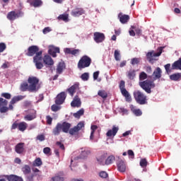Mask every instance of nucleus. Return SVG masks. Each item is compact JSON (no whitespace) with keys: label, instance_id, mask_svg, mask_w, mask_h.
Instances as JSON below:
<instances>
[{"label":"nucleus","instance_id":"nucleus-42","mask_svg":"<svg viewBox=\"0 0 181 181\" xmlns=\"http://www.w3.org/2000/svg\"><path fill=\"white\" fill-rule=\"evenodd\" d=\"M50 181H64V177L60 175H55L51 178Z\"/></svg>","mask_w":181,"mask_h":181},{"label":"nucleus","instance_id":"nucleus-33","mask_svg":"<svg viewBox=\"0 0 181 181\" xmlns=\"http://www.w3.org/2000/svg\"><path fill=\"white\" fill-rule=\"evenodd\" d=\"M23 98H25V96L23 95L15 96L11 99L10 104H13V105L16 104V103H18V101H21L23 100Z\"/></svg>","mask_w":181,"mask_h":181},{"label":"nucleus","instance_id":"nucleus-61","mask_svg":"<svg viewBox=\"0 0 181 181\" xmlns=\"http://www.w3.org/2000/svg\"><path fill=\"white\" fill-rule=\"evenodd\" d=\"M91 132H93L95 134L96 129H98V125H92L90 127Z\"/></svg>","mask_w":181,"mask_h":181},{"label":"nucleus","instance_id":"nucleus-44","mask_svg":"<svg viewBox=\"0 0 181 181\" xmlns=\"http://www.w3.org/2000/svg\"><path fill=\"white\" fill-rule=\"evenodd\" d=\"M78 129H77V127L75 126L71 129H69V134H70V135H76V134H77V132H78Z\"/></svg>","mask_w":181,"mask_h":181},{"label":"nucleus","instance_id":"nucleus-40","mask_svg":"<svg viewBox=\"0 0 181 181\" xmlns=\"http://www.w3.org/2000/svg\"><path fill=\"white\" fill-rule=\"evenodd\" d=\"M114 160H115V157H114V156H110L105 162V165H111V163H112V162H114Z\"/></svg>","mask_w":181,"mask_h":181},{"label":"nucleus","instance_id":"nucleus-19","mask_svg":"<svg viewBox=\"0 0 181 181\" xmlns=\"http://www.w3.org/2000/svg\"><path fill=\"white\" fill-rule=\"evenodd\" d=\"M60 125L62 132H64V134H69L70 128H71V124L67 122H64L62 124L60 123Z\"/></svg>","mask_w":181,"mask_h":181},{"label":"nucleus","instance_id":"nucleus-22","mask_svg":"<svg viewBox=\"0 0 181 181\" xmlns=\"http://www.w3.org/2000/svg\"><path fill=\"white\" fill-rule=\"evenodd\" d=\"M117 169L119 172L124 173L125 170H127V164L124 162L122 160H119L117 163Z\"/></svg>","mask_w":181,"mask_h":181},{"label":"nucleus","instance_id":"nucleus-28","mask_svg":"<svg viewBox=\"0 0 181 181\" xmlns=\"http://www.w3.org/2000/svg\"><path fill=\"white\" fill-rule=\"evenodd\" d=\"M66 69V65L64 62H59L57 66V74H62L63 70Z\"/></svg>","mask_w":181,"mask_h":181},{"label":"nucleus","instance_id":"nucleus-18","mask_svg":"<svg viewBox=\"0 0 181 181\" xmlns=\"http://www.w3.org/2000/svg\"><path fill=\"white\" fill-rule=\"evenodd\" d=\"M15 151L19 155L25 153V143H18L15 146Z\"/></svg>","mask_w":181,"mask_h":181},{"label":"nucleus","instance_id":"nucleus-12","mask_svg":"<svg viewBox=\"0 0 181 181\" xmlns=\"http://www.w3.org/2000/svg\"><path fill=\"white\" fill-rule=\"evenodd\" d=\"M93 36V39L96 43H103L105 40V35L103 33L95 32Z\"/></svg>","mask_w":181,"mask_h":181},{"label":"nucleus","instance_id":"nucleus-49","mask_svg":"<svg viewBox=\"0 0 181 181\" xmlns=\"http://www.w3.org/2000/svg\"><path fill=\"white\" fill-rule=\"evenodd\" d=\"M6 49V44L4 42H0V53H2Z\"/></svg>","mask_w":181,"mask_h":181},{"label":"nucleus","instance_id":"nucleus-55","mask_svg":"<svg viewBox=\"0 0 181 181\" xmlns=\"http://www.w3.org/2000/svg\"><path fill=\"white\" fill-rule=\"evenodd\" d=\"M1 97H4V98H6L7 100H11L12 95H11V93H4L1 94Z\"/></svg>","mask_w":181,"mask_h":181},{"label":"nucleus","instance_id":"nucleus-36","mask_svg":"<svg viewBox=\"0 0 181 181\" xmlns=\"http://www.w3.org/2000/svg\"><path fill=\"white\" fill-rule=\"evenodd\" d=\"M98 95H99V97H101V98L105 99L108 97V93L104 90H100L98 92Z\"/></svg>","mask_w":181,"mask_h":181},{"label":"nucleus","instance_id":"nucleus-6","mask_svg":"<svg viewBox=\"0 0 181 181\" xmlns=\"http://www.w3.org/2000/svg\"><path fill=\"white\" fill-rule=\"evenodd\" d=\"M163 48L160 47L158 48V52H155V51H151L146 54V59L149 63L153 64V62H156V57H159L162 54V51Z\"/></svg>","mask_w":181,"mask_h":181},{"label":"nucleus","instance_id":"nucleus-48","mask_svg":"<svg viewBox=\"0 0 181 181\" xmlns=\"http://www.w3.org/2000/svg\"><path fill=\"white\" fill-rule=\"evenodd\" d=\"M115 59L117 62H119V60H121V54H119V51H115Z\"/></svg>","mask_w":181,"mask_h":181},{"label":"nucleus","instance_id":"nucleus-8","mask_svg":"<svg viewBox=\"0 0 181 181\" xmlns=\"http://www.w3.org/2000/svg\"><path fill=\"white\" fill-rule=\"evenodd\" d=\"M28 128V123L25 122H18V120L14 122L13 124L11 125V129H18V131H21V132H24V131H26V129Z\"/></svg>","mask_w":181,"mask_h":181},{"label":"nucleus","instance_id":"nucleus-62","mask_svg":"<svg viewBox=\"0 0 181 181\" xmlns=\"http://www.w3.org/2000/svg\"><path fill=\"white\" fill-rule=\"evenodd\" d=\"M50 28L49 27H46L43 29L42 32L44 33V35H46V33H49V32H50Z\"/></svg>","mask_w":181,"mask_h":181},{"label":"nucleus","instance_id":"nucleus-24","mask_svg":"<svg viewBox=\"0 0 181 181\" xmlns=\"http://www.w3.org/2000/svg\"><path fill=\"white\" fill-rule=\"evenodd\" d=\"M118 18L119 19V22L122 23H128V21H129V16L128 15L123 14L122 13H119L118 14Z\"/></svg>","mask_w":181,"mask_h":181},{"label":"nucleus","instance_id":"nucleus-52","mask_svg":"<svg viewBox=\"0 0 181 181\" xmlns=\"http://www.w3.org/2000/svg\"><path fill=\"white\" fill-rule=\"evenodd\" d=\"M99 176L103 179H107V177H108V173L105 171H102L100 173Z\"/></svg>","mask_w":181,"mask_h":181},{"label":"nucleus","instance_id":"nucleus-54","mask_svg":"<svg viewBox=\"0 0 181 181\" xmlns=\"http://www.w3.org/2000/svg\"><path fill=\"white\" fill-rule=\"evenodd\" d=\"M78 131H81L82 128H84V122H80L76 126Z\"/></svg>","mask_w":181,"mask_h":181},{"label":"nucleus","instance_id":"nucleus-30","mask_svg":"<svg viewBox=\"0 0 181 181\" xmlns=\"http://www.w3.org/2000/svg\"><path fill=\"white\" fill-rule=\"evenodd\" d=\"M181 78V73L173 74L170 76V79L173 81H179Z\"/></svg>","mask_w":181,"mask_h":181},{"label":"nucleus","instance_id":"nucleus-43","mask_svg":"<svg viewBox=\"0 0 181 181\" xmlns=\"http://www.w3.org/2000/svg\"><path fill=\"white\" fill-rule=\"evenodd\" d=\"M141 63V58H132L131 59V64L135 66V64H139Z\"/></svg>","mask_w":181,"mask_h":181},{"label":"nucleus","instance_id":"nucleus-11","mask_svg":"<svg viewBox=\"0 0 181 181\" xmlns=\"http://www.w3.org/2000/svg\"><path fill=\"white\" fill-rule=\"evenodd\" d=\"M118 131H119V127L118 126L113 125L112 129L107 132L106 136H107V138H114V136L118 134Z\"/></svg>","mask_w":181,"mask_h":181},{"label":"nucleus","instance_id":"nucleus-53","mask_svg":"<svg viewBox=\"0 0 181 181\" xmlns=\"http://www.w3.org/2000/svg\"><path fill=\"white\" fill-rule=\"evenodd\" d=\"M56 146H59V148H60V149H62V151H64L65 149L64 144H63V143H62L61 141H57Z\"/></svg>","mask_w":181,"mask_h":181},{"label":"nucleus","instance_id":"nucleus-38","mask_svg":"<svg viewBox=\"0 0 181 181\" xmlns=\"http://www.w3.org/2000/svg\"><path fill=\"white\" fill-rule=\"evenodd\" d=\"M42 4L43 2H42V0H33L31 5H33L34 8H37L39 6H42Z\"/></svg>","mask_w":181,"mask_h":181},{"label":"nucleus","instance_id":"nucleus-58","mask_svg":"<svg viewBox=\"0 0 181 181\" xmlns=\"http://www.w3.org/2000/svg\"><path fill=\"white\" fill-rule=\"evenodd\" d=\"M37 141H40V142H42V141H45V137L43 134H39L37 136Z\"/></svg>","mask_w":181,"mask_h":181},{"label":"nucleus","instance_id":"nucleus-17","mask_svg":"<svg viewBox=\"0 0 181 181\" xmlns=\"http://www.w3.org/2000/svg\"><path fill=\"white\" fill-rule=\"evenodd\" d=\"M71 106L74 108H80L81 107V99L78 98V95H76L74 100L71 103Z\"/></svg>","mask_w":181,"mask_h":181},{"label":"nucleus","instance_id":"nucleus-31","mask_svg":"<svg viewBox=\"0 0 181 181\" xmlns=\"http://www.w3.org/2000/svg\"><path fill=\"white\" fill-rule=\"evenodd\" d=\"M21 170L23 173V175H25V176L27 175L30 174V172H32V170L30 169V166L28 165H25L22 168Z\"/></svg>","mask_w":181,"mask_h":181},{"label":"nucleus","instance_id":"nucleus-56","mask_svg":"<svg viewBox=\"0 0 181 181\" xmlns=\"http://www.w3.org/2000/svg\"><path fill=\"white\" fill-rule=\"evenodd\" d=\"M50 151H52L50 147H45V148H43V153L45 155H49L50 153Z\"/></svg>","mask_w":181,"mask_h":181},{"label":"nucleus","instance_id":"nucleus-59","mask_svg":"<svg viewBox=\"0 0 181 181\" xmlns=\"http://www.w3.org/2000/svg\"><path fill=\"white\" fill-rule=\"evenodd\" d=\"M167 73H170V64H167L164 66Z\"/></svg>","mask_w":181,"mask_h":181},{"label":"nucleus","instance_id":"nucleus-29","mask_svg":"<svg viewBox=\"0 0 181 181\" xmlns=\"http://www.w3.org/2000/svg\"><path fill=\"white\" fill-rule=\"evenodd\" d=\"M7 180L8 181H23V178H22V177H19L15 175H8Z\"/></svg>","mask_w":181,"mask_h":181},{"label":"nucleus","instance_id":"nucleus-26","mask_svg":"<svg viewBox=\"0 0 181 181\" xmlns=\"http://www.w3.org/2000/svg\"><path fill=\"white\" fill-rule=\"evenodd\" d=\"M171 70H181V58L172 64Z\"/></svg>","mask_w":181,"mask_h":181},{"label":"nucleus","instance_id":"nucleus-5","mask_svg":"<svg viewBox=\"0 0 181 181\" xmlns=\"http://www.w3.org/2000/svg\"><path fill=\"white\" fill-rule=\"evenodd\" d=\"M91 62L92 60L90 57L83 55L78 62V69H79V70H83V69L90 67L91 65Z\"/></svg>","mask_w":181,"mask_h":181},{"label":"nucleus","instance_id":"nucleus-25","mask_svg":"<svg viewBox=\"0 0 181 181\" xmlns=\"http://www.w3.org/2000/svg\"><path fill=\"white\" fill-rule=\"evenodd\" d=\"M78 89V84L75 83L73 86H71L69 88L66 90V91L69 93V94L71 95V97H73L74 95V93Z\"/></svg>","mask_w":181,"mask_h":181},{"label":"nucleus","instance_id":"nucleus-23","mask_svg":"<svg viewBox=\"0 0 181 181\" xmlns=\"http://www.w3.org/2000/svg\"><path fill=\"white\" fill-rule=\"evenodd\" d=\"M64 52L66 54H72V56H77L80 53V49H73L71 48H65Z\"/></svg>","mask_w":181,"mask_h":181},{"label":"nucleus","instance_id":"nucleus-37","mask_svg":"<svg viewBox=\"0 0 181 181\" xmlns=\"http://www.w3.org/2000/svg\"><path fill=\"white\" fill-rule=\"evenodd\" d=\"M43 165V162H42V159L40 158H36L33 163V166H42Z\"/></svg>","mask_w":181,"mask_h":181},{"label":"nucleus","instance_id":"nucleus-2","mask_svg":"<svg viewBox=\"0 0 181 181\" xmlns=\"http://www.w3.org/2000/svg\"><path fill=\"white\" fill-rule=\"evenodd\" d=\"M139 86L144 90L147 94H151L152 93V88H155L156 85L153 81L146 79L148 78V74L144 71H142L139 74Z\"/></svg>","mask_w":181,"mask_h":181},{"label":"nucleus","instance_id":"nucleus-60","mask_svg":"<svg viewBox=\"0 0 181 181\" xmlns=\"http://www.w3.org/2000/svg\"><path fill=\"white\" fill-rule=\"evenodd\" d=\"M127 153H128L129 156L132 157V159H134V158L135 157V154L134 153V151L132 150H129L127 151Z\"/></svg>","mask_w":181,"mask_h":181},{"label":"nucleus","instance_id":"nucleus-35","mask_svg":"<svg viewBox=\"0 0 181 181\" xmlns=\"http://www.w3.org/2000/svg\"><path fill=\"white\" fill-rule=\"evenodd\" d=\"M107 158V154H103L100 156L99 158H97V161L98 162L99 165H104V160H105Z\"/></svg>","mask_w":181,"mask_h":181},{"label":"nucleus","instance_id":"nucleus-63","mask_svg":"<svg viewBox=\"0 0 181 181\" xmlns=\"http://www.w3.org/2000/svg\"><path fill=\"white\" fill-rule=\"evenodd\" d=\"M100 75V71H97L93 73V78L95 80H97V78H98V76Z\"/></svg>","mask_w":181,"mask_h":181},{"label":"nucleus","instance_id":"nucleus-15","mask_svg":"<svg viewBox=\"0 0 181 181\" xmlns=\"http://www.w3.org/2000/svg\"><path fill=\"white\" fill-rule=\"evenodd\" d=\"M43 63L45 64L46 67H52L54 64V61L52 59L49 55H45L42 58Z\"/></svg>","mask_w":181,"mask_h":181},{"label":"nucleus","instance_id":"nucleus-7","mask_svg":"<svg viewBox=\"0 0 181 181\" xmlns=\"http://www.w3.org/2000/svg\"><path fill=\"white\" fill-rule=\"evenodd\" d=\"M119 88L122 93V95L123 97H124L127 103H131L132 101V98H131V95L129 94V92L125 88V81H121L119 85Z\"/></svg>","mask_w":181,"mask_h":181},{"label":"nucleus","instance_id":"nucleus-14","mask_svg":"<svg viewBox=\"0 0 181 181\" xmlns=\"http://www.w3.org/2000/svg\"><path fill=\"white\" fill-rule=\"evenodd\" d=\"M84 13H86V11H84V8H76L71 12V15L74 18L81 16V15H84Z\"/></svg>","mask_w":181,"mask_h":181},{"label":"nucleus","instance_id":"nucleus-50","mask_svg":"<svg viewBox=\"0 0 181 181\" xmlns=\"http://www.w3.org/2000/svg\"><path fill=\"white\" fill-rule=\"evenodd\" d=\"M133 112L136 117H141V115H142V111H141L139 109L134 110Z\"/></svg>","mask_w":181,"mask_h":181},{"label":"nucleus","instance_id":"nucleus-21","mask_svg":"<svg viewBox=\"0 0 181 181\" xmlns=\"http://www.w3.org/2000/svg\"><path fill=\"white\" fill-rule=\"evenodd\" d=\"M48 53L53 57H57V53H60V48L52 46L49 49Z\"/></svg>","mask_w":181,"mask_h":181},{"label":"nucleus","instance_id":"nucleus-34","mask_svg":"<svg viewBox=\"0 0 181 181\" xmlns=\"http://www.w3.org/2000/svg\"><path fill=\"white\" fill-rule=\"evenodd\" d=\"M58 21H63L64 22H69V14H61L57 17Z\"/></svg>","mask_w":181,"mask_h":181},{"label":"nucleus","instance_id":"nucleus-47","mask_svg":"<svg viewBox=\"0 0 181 181\" xmlns=\"http://www.w3.org/2000/svg\"><path fill=\"white\" fill-rule=\"evenodd\" d=\"M140 166H141V168H146V166H148V161L146 158H143L140 160Z\"/></svg>","mask_w":181,"mask_h":181},{"label":"nucleus","instance_id":"nucleus-16","mask_svg":"<svg viewBox=\"0 0 181 181\" xmlns=\"http://www.w3.org/2000/svg\"><path fill=\"white\" fill-rule=\"evenodd\" d=\"M152 77L153 81H155L156 80H159L162 78V69H160V67L156 68V69L153 72Z\"/></svg>","mask_w":181,"mask_h":181},{"label":"nucleus","instance_id":"nucleus-9","mask_svg":"<svg viewBox=\"0 0 181 181\" xmlns=\"http://www.w3.org/2000/svg\"><path fill=\"white\" fill-rule=\"evenodd\" d=\"M22 16H23V12L21 11H12L8 13L6 18L8 21H11L12 22L18 19V18H22Z\"/></svg>","mask_w":181,"mask_h":181},{"label":"nucleus","instance_id":"nucleus-20","mask_svg":"<svg viewBox=\"0 0 181 181\" xmlns=\"http://www.w3.org/2000/svg\"><path fill=\"white\" fill-rule=\"evenodd\" d=\"M35 118H36V110H30L29 115L24 117L25 121H33Z\"/></svg>","mask_w":181,"mask_h":181},{"label":"nucleus","instance_id":"nucleus-57","mask_svg":"<svg viewBox=\"0 0 181 181\" xmlns=\"http://www.w3.org/2000/svg\"><path fill=\"white\" fill-rule=\"evenodd\" d=\"M46 119H47V124L48 125H52V122L53 121V119L52 118V117L48 115V116L46 117Z\"/></svg>","mask_w":181,"mask_h":181},{"label":"nucleus","instance_id":"nucleus-64","mask_svg":"<svg viewBox=\"0 0 181 181\" xmlns=\"http://www.w3.org/2000/svg\"><path fill=\"white\" fill-rule=\"evenodd\" d=\"M146 73H148V74H152V67H151V66H146Z\"/></svg>","mask_w":181,"mask_h":181},{"label":"nucleus","instance_id":"nucleus-41","mask_svg":"<svg viewBox=\"0 0 181 181\" xmlns=\"http://www.w3.org/2000/svg\"><path fill=\"white\" fill-rule=\"evenodd\" d=\"M35 177H36V175L34 173L27 174V175H25L27 181H35Z\"/></svg>","mask_w":181,"mask_h":181},{"label":"nucleus","instance_id":"nucleus-3","mask_svg":"<svg viewBox=\"0 0 181 181\" xmlns=\"http://www.w3.org/2000/svg\"><path fill=\"white\" fill-rule=\"evenodd\" d=\"M28 83L24 82L21 84V91H30V93H33V91H37V90H39V87H37V84H39V78L37 77L30 76L28 79Z\"/></svg>","mask_w":181,"mask_h":181},{"label":"nucleus","instance_id":"nucleus-1","mask_svg":"<svg viewBox=\"0 0 181 181\" xmlns=\"http://www.w3.org/2000/svg\"><path fill=\"white\" fill-rule=\"evenodd\" d=\"M43 52L39 51V47L37 45H32L28 48L27 52H25V55L29 57H33V62L35 64V67L37 70H41L43 69V57H42Z\"/></svg>","mask_w":181,"mask_h":181},{"label":"nucleus","instance_id":"nucleus-4","mask_svg":"<svg viewBox=\"0 0 181 181\" xmlns=\"http://www.w3.org/2000/svg\"><path fill=\"white\" fill-rule=\"evenodd\" d=\"M133 96L135 101L139 105H145L148 104V97L141 90H135L133 93Z\"/></svg>","mask_w":181,"mask_h":181},{"label":"nucleus","instance_id":"nucleus-39","mask_svg":"<svg viewBox=\"0 0 181 181\" xmlns=\"http://www.w3.org/2000/svg\"><path fill=\"white\" fill-rule=\"evenodd\" d=\"M74 118H80L81 115H84V109H81L77 111L76 113H74Z\"/></svg>","mask_w":181,"mask_h":181},{"label":"nucleus","instance_id":"nucleus-10","mask_svg":"<svg viewBox=\"0 0 181 181\" xmlns=\"http://www.w3.org/2000/svg\"><path fill=\"white\" fill-rule=\"evenodd\" d=\"M8 105V100L0 98V112L4 114V112H8L9 111V108L6 107Z\"/></svg>","mask_w":181,"mask_h":181},{"label":"nucleus","instance_id":"nucleus-45","mask_svg":"<svg viewBox=\"0 0 181 181\" xmlns=\"http://www.w3.org/2000/svg\"><path fill=\"white\" fill-rule=\"evenodd\" d=\"M81 78L83 81H88V78H90V75L88 74V73L85 72L81 76Z\"/></svg>","mask_w":181,"mask_h":181},{"label":"nucleus","instance_id":"nucleus-27","mask_svg":"<svg viewBox=\"0 0 181 181\" xmlns=\"http://www.w3.org/2000/svg\"><path fill=\"white\" fill-rule=\"evenodd\" d=\"M62 127L60 125V123H57L56 127L52 129V134L55 136H57L58 135H60V133L62 132Z\"/></svg>","mask_w":181,"mask_h":181},{"label":"nucleus","instance_id":"nucleus-46","mask_svg":"<svg viewBox=\"0 0 181 181\" xmlns=\"http://www.w3.org/2000/svg\"><path fill=\"white\" fill-rule=\"evenodd\" d=\"M33 173L35 175L37 176V177H40V176H42V171L37 168H33Z\"/></svg>","mask_w":181,"mask_h":181},{"label":"nucleus","instance_id":"nucleus-32","mask_svg":"<svg viewBox=\"0 0 181 181\" xmlns=\"http://www.w3.org/2000/svg\"><path fill=\"white\" fill-rule=\"evenodd\" d=\"M136 71H135V69H130L127 72V77L129 80H134V78H135V76H136Z\"/></svg>","mask_w":181,"mask_h":181},{"label":"nucleus","instance_id":"nucleus-51","mask_svg":"<svg viewBox=\"0 0 181 181\" xmlns=\"http://www.w3.org/2000/svg\"><path fill=\"white\" fill-rule=\"evenodd\" d=\"M51 110L54 112H57V111H59V110H60V107L57 105H52L51 107Z\"/></svg>","mask_w":181,"mask_h":181},{"label":"nucleus","instance_id":"nucleus-13","mask_svg":"<svg viewBox=\"0 0 181 181\" xmlns=\"http://www.w3.org/2000/svg\"><path fill=\"white\" fill-rule=\"evenodd\" d=\"M66 93L62 92L59 94L57 95L56 100H55V104L57 105H62L63 103H64V100H66Z\"/></svg>","mask_w":181,"mask_h":181}]
</instances>
